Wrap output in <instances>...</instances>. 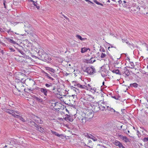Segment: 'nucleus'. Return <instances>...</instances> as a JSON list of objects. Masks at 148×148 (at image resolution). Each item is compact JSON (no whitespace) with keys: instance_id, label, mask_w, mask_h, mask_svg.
I'll use <instances>...</instances> for the list:
<instances>
[{"instance_id":"3","label":"nucleus","mask_w":148,"mask_h":148,"mask_svg":"<svg viewBox=\"0 0 148 148\" xmlns=\"http://www.w3.org/2000/svg\"><path fill=\"white\" fill-rule=\"evenodd\" d=\"M87 120L86 117L81 116H79L78 117L77 119V121L81 122L83 124L86 123Z\"/></svg>"},{"instance_id":"44","label":"nucleus","mask_w":148,"mask_h":148,"mask_svg":"<svg viewBox=\"0 0 148 148\" xmlns=\"http://www.w3.org/2000/svg\"><path fill=\"white\" fill-rule=\"evenodd\" d=\"M9 49L11 51L14 52L15 51V50L12 48H10Z\"/></svg>"},{"instance_id":"63","label":"nucleus","mask_w":148,"mask_h":148,"mask_svg":"<svg viewBox=\"0 0 148 148\" xmlns=\"http://www.w3.org/2000/svg\"><path fill=\"white\" fill-rule=\"evenodd\" d=\"M103 85H104V82H103Z\"/></svg>"},{"instance_id":"6","label":"nucleus","mask_w":148,"mask_h":148,"mask_svg":"<svg viewBox=\"0 0 148 148\" xmlns=\"http://www.w3.org/2000/svg\"><path fill=\"white\" fill-rule=\"evenodd\" d=\"M113 144L116 146H118L120 148H125V147L123 146L121 143L117 140H115L113 143Z\"/></svg>"},{"instance_id":"48","label":"nucleus","mask_w":148,"mask_h":148,"mask_svg":"<svg viewBox=\"0 0 148 148\" xmlns=\"http://www.w3.org/2000/svg\"><path fill=\"white\" fill-rule=\"evenodd\" d=\"M62 16L64 17L67 20H69V19L68 18H67V17L66 16L64 15L63 14H62Z\"/></svg>"},{"instance_id":"57","label":"nucleus","mask_w":148,"mask_h":148,"mask_svg":"<svg viewBox=\"0 0 148 148\" xmlns=\"http://www.w3.org/2000/svg\"><path fill=\"white\" fill-rule=\"evenodd\" d=\"M36 8L38 9H39V6H37V5H36Z\"/></svg>"},{"instance_id":"12","label":"nucleus","mask_w":148,"mask_h":148,"mask_svg":"<svg viewBox=\"0 0 148 148\" xmlns=\"http://www.w3.org/2000/svg\"><path fill=\"white\" fill-rule=\"evenodd\" d=\"M51 133H52L53 134L55 135L58 137H60L62 136H63V135L62 134H59L56 132H54L52 130H51Z\"/></svg>"},{"instance_id":"30","label":"nucleus","mask_w":148,"mask_h":148,"mask_svg":"<svg viewBox=\"0 0 148 148\" xmlns=\"http://www.w3.org/2000/svg\"><path fill=\"white\" fill-rule=\"evenodd\" d=\"M38 119L36 120V122L40 124L42 123L43 122L39 118H38Z\"/></svg>"},{"instance_id":"51","label":"nucleus","mask_w":148,"mask_h":148,"mask_svg":"<svg viewBox=\"0 0 148 148\" xmlns=\"http://www.w3.org/2000/svg\"><path fill=\"white\" fill-rule=\"evenodd\" d=\"M144 140H146L147 141H148V137H147V138H144Z\"/></svg>"},{"instance_id":"14","label":"nucleus","mask_w":148,"mask_h":148,"mask_svg":"<svg viewBox=\"0 0 148 148\" xmlns=\"http://www.w3.org/2000/svg\"><path fill=\"white\" fill-rule=\"evenodd\" d=\"M15 116V118L19 119L21 120L23 122L25 121V120L22 117H21L20 115L16 114Z\"/></svg>"},{"instance_id":"32","label":"nucleus","mask_w":148,"mask_h":148,"mask_svg":"<svg viewBox=\"0 0 148 148\" xmlns=\"http://www.w3.org/2000/svg\"><path fill=\"white\" fill-rule=\"evenodd\" d=\"M109 47H108V49L110 50V48H114L116 49V47L115 46H114L113 45H112V44H109Z\"/></svg>"},{"instance_id":"39","label":"nucleus","mask_w":148,"mask_h":148,"mask_svg":"<svg viewBox=\"0 0 148 148\" xmlns=\"http://www.w3.org/2000/svg\"><path fill=\"white\" fill-rule=\"evenodd\" d=\"M30 1L32 2H33V5L35 6H36V5H37V3L36 2H35L33 0H30Z\"/></svg>"},{"instance_id":"34","label":"nucleus","mask_w":148,"mask_h":148,"mask_svg":"<svg viewBox=\"0 0 148 148\" xmlns=\"http://www.w3.org/2000/svg\"><path fill=\"white\" fill-rule=\"evenodd\" d=\"M90 90H93V93H95V92H97V89L96 88H95V87H94L93 88H90Z\"/></svg>"},{"instance_id":"19","label":"nucleus","mask_w":148,"mask_h":148,"mask_svg":"<svg viewBox=\"0 0 148 148\" xmlns=\"http://www.w3.org/2000/svg\"><path fill=\"white\" fill-rule=\"evenodd\" d=\"M6 39H7V40L8 41L12 43L13 44H16V42L14 41L13 40L11 39H10L9 38H6Z\"/></svg>"},{"instance_id":"25","label":"nucleus","mask_w":148,"mask_h":148,"mask_svg":"<svg viewBox=\"0 0 148 148\" xmlns=\"http://www.w3.org/2000/svg\"><path fill=\"white\" fill-rule=\"evenodd\" d=\"M130 139L127 138V137L125 136L123 140L125 143H127L130 142Z\"/></svg>"},{"instance_id":"42","label":"nucleus","mask_w":148,"mask_h":148,"mask_svg":"<svg viewBox=\"0 0 148 148\" xmlns=\"http://www.w3.org/2000/svg\"><path fill=\"white\" fill-rule=\"evenodd\" d=\"M7 32H8V34H10V32H12V33H13V31H11V29H10L8 30Z\"/></svg>"},{"instance_id":"5","label":"nucleus","mask_w":148,"mask_h":148,"mask_svg":"<svg viewBox=\"0 0 148 148\" xmlns=\"http://www.w3.org/2000/svg\"><path fill=\"white\" fill-rule=\"evenodd\" d=\"M39 90L43 93L44 95L45 96H47L48 91H50L49 89H47L45 88H39Z\"/></svg>"},{"instance_id":"61","label":"nucleus","mask_w":148,"mask_h":148,"mask_svg":"<svg viewBox=\"0 0 148 148\" xmlns=\"http://www.w3.org/2000/svg\"><path fill=\"white\" fill-rule=\"evenodd\" d=\"M107 2H108L109 3H110V0H108V1H107Z\"/></svg>"},{"instance_id":"52","label":"nucleus","mask_w":148,"mask_h":148,"mask_svg":"<svg viewBox=\"0 0 148 148\" xmlns=\"http://www.w3.org/2000/svg\"><path fill=\"white\" fill-rule=\"evenodd\" d=\"M88 86L89 87V88L90 89V88H92L91 86H90V85L89 84H88Z\"/></svg>"},{"instance_id":"31","label":"nucleus","mask_w":148,"mask_h":148,"mask_svg":"<svg viewBox=\"0 0 148 148\" xmlns=\"http://www.w3.org/2000/svg\"><path fill=\"white\" fill-rule=\"evenodd\" d=\"M72 83L74 84V86L75 87L74 88H77V84H78L79 83H78L77 82L74 81H73Z\"/></svg>"},{"instance_id":"9","label":"nucleus","mask_w":148,"mask_h":148,"mask_svg":"<svg viewBox=\"0 0 148 148\" xmlns=\"http://www.w3.org/2000/svg\"><path fill=\"white\" fill-rule=\"evenodd\" d=\"M122 74L123 75H126L128 76L130 75V73L129 70H128L125 67L124 69V71L122 72Z\"/></svg>"},{"instance_id":"54","label":"nucleus","mask_w":148,"mask_h":148,"mask_svg":"<svg viewBox=\"0 0 148 148\" xmlns=\"http://www.w3.org/2000/svg\"><path fill=\"white\" fill-rule=\"evenodd\" d=\"M0 32H3V30L1 28H0Z\"/></svg>"},{"instance_id":"13","label":"nucleus","mask_w":148,"mask_h":148,"mask_svg":"<svg viewBox=\"0 0 148 148\" xmlns=\"http://www.w3.org/2000/svg\"><path fill=\"white\" fill-rule=\"evenodd\" d=\"M100 107L98 106H94L92 107V108L93 109V110L95 112H97L99 110Z\"/></svg>"},{"instance_id":"60","label":"nucleus","mask_w":148,"mask_h":148,"mask_svg":"<svg viewBox=\"0 0 148 148\" xmlns=\"http://www.w3.org/2000/svg\"><path fill=\"white\" fill-rule=\"evenodd\" d=\"M112 110H113V112H115V110H114V109H113V108H112Z\"/></svg>"},{"instance_id":"16","label":"nucleus","mask_w":148,"mask_h":148,"mask_svg":"<svg viewBox=\"0 0 148 148\" xmlns=\"http://www.w3.org/2000/svg\"><path fill=\"white\" fill-rule=\"evenodd\" d=\"M18 90V91L19 92H23V91H24L25 89V88L23 85L21 86L20 88H19L17 89Z\"/></svg>"},{"instance_id":"50","label":"nucleus","mask_w":148,"mask_h":148,"mask_svg":"<svg viewBox=\"0 0 148 148\" xmlns=\"http://www.w3.org/2000/svg\"><path fill=\"white\" fill-rule=\"evenodd\" d=\"M118 2L119 3V4H121L122 2V1L121 0H120L119 1H118Z\"/></svg>"},{"instance_id":"10","label":"nucleus","mask_w":148,"mask_h":148,"mask_svg":"<svg viewBox=\"0 0 148 148\" xmlns=\"http://www.w3.org/2000/svg\"><path fill=\"white\" fill-rule=\"evenodd\" d=\"M29 30H27V31L26 32H27L28 34H29L33 36L34 34V32L33 31V28L30 27L28 28Z\"/></svg>"},{"instance_id":"7","label":"nucleus","mask_w":148,"mask_h":148,"mask_svg":"<svg viewBox=\"0 0 148 148\" xmlns=\"http://www.w3.org/2000/svg\"><path fill=\"white\" fill-rule=\"evenodd\" d=\"M74 118H75V116H71L67 115V116L64 118V119L66 121H69L70 122H72Z\"/></svg>"},{"instance_id":"24","label":"nucleus","mask_w":148,"mask_h":148,"mask_svg":"<svg viewBox=\"0 0 148 148\" xmlns=\"http://www.w3.org/2000/svg\"><path fill=\"white\" fill-rule=\"evenodd\" d=\"M46 69L53 73H55V70L54 69L50 67H47L46 68Z\"/></svg>"},{"instance_id":"62","label":"nucleus","mask_w":148,"mask_h":148,"mask_svg":"<svg viewBox=\"0 0 148 148\" xmlns=\"http://www.w3.org/2000/svg\"><path fill=\"white\" fill-rule=\"evenodd\" d=\"M16 49L17 50H18V51L20 50V49H18V48H16Z\"/></svg>"},{"instance_id":"53","label":"nucleus","mask_w":148,"mask_h":148,"mask_svg":"<svg viewBox=\"0 0 148 148\" xmlns=\"http://www.w3.org/2000/svg\"><path fill=\"white\" fill-rule=\"evenodd\" d=\"M143 73L144 74H146L147 72H145V71H143Z\"/></svg>"},{"instance_id":"33","label":"nucleus","mask_w":148,"mask_h":148,"mask_svg":"<svg viewBox=\"0 0 148 148\" xmlns=\"http://www.w3.org/2000/svg\"><path fill=\"white\" fill-rule=\"evenodd\" d=\"M101 110L102 111H104V110H106V108L105 107L103 106H101V107H100L99 110Z\"/></svg>"},{"instance_id":"11","label":"nucleus","mask_w":148,"mask_h":148,"mask_svg":"<svg viewBox=\"0 0 148 148\" xmlns=\"http://www.w3.org/2000/svg\"><path fill=\"white\" fill-rule=\"evenodd\" d=\"M6 112L9 113L10 114H11L13 116L14 118L15 116L14 115H16V114H15V113L14 110H12L10 109H7L6 111Z\"/></svg>"},{"instance_id":"38","label":"nucleus","mask_w":148,"mask_h":148,"mask_svg":"<svg viewBox=\"0 0 148 148\" xmlns=\"http://www.w3.org/2000/svg\"><path fill=\"white\" fill-rule=\"evenodd\" d=\"M106 55L105 53H102L101 56V58H106Z\"/></svg>"},{"instance_id":"26","label":"nucleus","mask_w":148,"mask_h":148,"mask_svg":"<svg viewBox=\"0 0 148 148\" xmlns=\"http://www.w3.org/2000/svg\"><path fill=\"white\" fill-rule=\"evenodd\" d=\"M90 138L92 139L94 141H96L97 140V138H95V137L93 136L91 134V135H90Z\"/></svg>"},{"instance_id":"45","label":"nucleus","mask_w":148,"mask_h":148,"mask_svg":"<svg viewBox=\"0 0 148 148\" xmlns=\"http://www.w3.org/2000/svg\"><path fill=\"white\" fill-rule=\"evenodd\" d=\"M86 1V2H89V3H92V4H94L91 1H90L89 0H85Z\"/></svg>"},{"instance_id":"18","label":"nucleus","mask_w":148,"mask_h":148,"mask_svg":"<svg viewBox=\"0 0 148 148\" xmlns=\"http://www.w3.org/2000/svg\"><path fill=\"white\" fill-rule=\"evenodd\" d=\"M76 37L77 38L80 39V40H85L87 39V38H82L79 35H76Z\"/></svg>"},{"instance_id":"35","label":"nucleus","mask_w":148,"mask_h":148,"mask_svg":"<svg viewBox=\"0 0 148 148\" xmlns=\"http://www.w3.org/2000/svg\"><path fill=\"white\" fill-rule=\"evenodd\" d=\"M24 80V79L23 78H21V79H16V82H22V81H23V82L24 83V81H25V80H24L23 81V80Z\"/></svg>"},{"instance_id":"59","label":"nucleus","mask_w":148,"mask_h":148,"mask_svg":"<svg viewBox=\"0 0 148 148\" xmlns=\"http://www.w3.org/2000/svg\"><path fill=\"white\" fill-rule=\"evenodd\" d=\"M112 108H109V109H108V110H112Z\"/></svg>"},{"instance_id":"21","label":"nucleus","mask_w":148,"mask_h":148,"mask_svg":"<svg viewBox=\"0 0 148 148\" xmlns=\"http://www.w3.org/2000/svg\"><path fill=\"white\" fill-rule=\"evenodd\" d=\"M95 61V60H94L93 58H91V59L90 60H87V63H92L94 62Z\"/></svg>"},{"instance_id":"4","label":"nucleus","mask_w":148,"mask_h":148,"mask_svg":"<svg viewBox=\"0 0 148 148\" xmlns=\"http://www.w3.org/2000/svg\"><path fill=\"white\" fill-rule=\"evenodd\" d=\"M30 123L33 125H34L35 126L37 129V130L40 132H42L43 131V129L40 126V125H37L35 122L33 121H31Z\"/></svg>"},{"instance_id":"37","label":"nucleus","mask_w":148,"mask_h":148,"mask_svg":"<svg viewBox=\"0 0 148 148\" xmlns=\"http://www.w3.org/2000/svg\"><path fill=\"white\" fill-rule=\"evenodd\" d=\"M125 136H123L121 134L119 135V137L120 139H122L123 140H124V139Z\"/></svg>"},{"instance_id":"17","label":"nucleus","mask_w":148,"mask_h":148,"mask_svg":"<svg viewBox=\"0 0 148 148\" xmlns=\"http://www.w3.org/2000/svg\"><path fill=\"white\" fill-rule=\"evenodd\" d=\"M34 98L36 101H37L40 103H41L43 102V100L40 98L35 97Z\"/></svg>"},{"instance_id":"56","label":"nucleus","mask_w":148,"mask_h":148,"mask_svg":"<svg viewBox=\"0 0 148 148\" xmlns=\"http://www.w3.org/2000/svg\"><path fill=\"white\" fill-rule=\"evenodd\" d=\"M101 69H102V71H103V70H102V69H104V66H102L101 67Z\"/></svg>"},{"instance_id":"1","label":"nucleus","mask_w":148,"mask_h":148,"mask_svg":"<svg viewBox=\"0 0 148 148\" xmlns=\"http://www.w3.org/2000/svg\"><path fill=\"white\" fill-rule=\"evenodd\" d=\"M83 71L84 72H87L88 74L90 75L93 74L95 72V69L93 66L87 67L85 69H84Z\"/></svg>"},{"instance_id":"29","label":"nucleus","mask_w":148,"mask_h":148,"mask_svg":"<svg viewBox=\"0 0 148 148\" xmlns=\"http://www.w3.org/2000/svg\"><path fill=\"white\" fill-rule=\"evenodd\" d=\"M83 135L87 137L90 138V135H91V134L87 133H84Z\"/></svg>"},{"instance_id":"27","label":"nucleus","mask_w":148,"mask_h":148,"mask_svg":"<svg viewBox=\"0 0 148 148\" xmlns=\"http://www.w3.org/2000/svg\"><path fill=\"white\" fill-rule=\"evenodd\" d=\"M114 66H116L117 68H119L120 67L119 66H117V65L119 64H120V63L118 61H116L115 62H114Z\"/></svg>"},{"instance_id":"28","label":"nucleus","mask_w":148,"mask_h":148,"mask_svg":"<svg viewBox=\"0 0 148 148\" xmlns=\"http://www.w3.org/2000/svg\"><path fill=\"white\" fill-rule=\"evenodd\" d=\"M138 84L136 83H135L132 84H130V86L132 87H137L138 86Z\"/></svg>"},{"instance_id":"36","label":"nucleus","mask_w":148,"mask_h":148,"mask_svg":"<svg viewBox=\"0 0 148 148\" xmlns=\"http://www.w3.org/2000/svg\"><path fill=\"white\" fill-rule=\"evenodd\" d=\"M130 65L131 66V67H130V68L131 69H133L134 66V63L132 62H130Z\"/></svg>"},{"instance_id":"22","label":"nucleus","mask_w":148,"mask_h":148,"mask_svg":"<svg viewBox=\"0 0 148 148\" xmlns=\"http://www.w3.org/2000/svg\"><path fill=\"white\" fill-rule=\"evenodd\" d=\"M17 82H18L17 86L18 87V88H20L21 86H23V82H19L18 81Z\"/></svg>"},{"instance_id":"20","label":"nucleus","mask_w":148,"mask_h":148,"mask_svg":"<svg viewBox=\"0 0 148 148\" xmlns=\"http://www.w3.org/2000/svg\"><path fill=\"white\" fill-rule=\"evenodd\" d=\"M88 48H87L86 47L82 48L81 49V52L82 53H84L87 51L88 50Z\"/></svg>"},{"instance_id":"46","label":"nucleus","mask_w":148,"mask_h":148,"mask_svg":"<svg viewBox=\"0 0 148 148\" xmlns=\"http://www.w3.org/2000/svg\"><path fill=\"white\" fill-rule=\"evenodd\" d=\"M20 53L21 54H22V55H23V56H24L25 55V53L23 52V51H22V50H21Z\"/></svg>"},{"instance_id":"23","label":"nucleus","mask_w":148,"mask_h":148,"mask_svg":"<svg viewBox=\"0 0 148 148\" xmlns=\"http://www.w3.org/2000/svg\"><path fill=\"white\" fill-rule=\"evenodd\" d=\"M122 40L123 42H125L130 47L131 45H132V44L130 43H129L128 40H127L126 39H122ZM132 45L133 44H132Z\"/></svg>"},{"instance_id":"15","label":"nucleus","mask_w":148,"mask_h":148,"mask_svg":"<svg viewBox=\"0 0 148 148\" xmlns=\"http://www.w3.org/2000/svg\"><path fill=\"white\" fill-rule=\"evenodd\" d=\"M112 73H115L116 74H119L120 75H121V72L119 71L118 69L113 70L112 71Z\"/></svg>"},{"instance_id":"8","label":"nucleus","mask_w":148,"mask_h":148,"mask_svg":"<svg viewBox=\"0 0 148 148\" xmlns=\"http://www.w3.org/2000/svg\"><path fill=\"white\" fill-rule=\"evenodd\" d=\"M87 88V86L84 85H82L80 84L79 83L78 84H77V88H76V90L75 91L76 92L77 91L79 92L78 89H77V88H79L81 89H86Z\"/></svg>"},{"instance_id":"43","label":"nucleus","mask_w":148,"mask_h":148,"mask_svg":"<svg viewBox=\"0 0 148 148\" xmlns=\"http://www.w3.org/2000/svg\"><path fill=\"white\" fill-rule=\"evenodd\" d=\"M6 2L5 1H4V2H3V3L4 7L5 9L6 8V4H5Z\"/></svg>"},{"instance_id":"2","label":"nucleus","mask_w":148,"mask_h":148,"mask_svg":"<svg viewBox=\"0 0 148 148\" xmlns=\"http://www.w3.org/2000/svg\"><path fill=\"white\" fill-rule=\"evenodd\" d=\"M45 85L47 88L49 89L53 92H54L53 91L56 88V87L53 85V84L49 82L48 83L46 84Z\"/></svg>"},{"instance_id":"58","label":"nucleus","mask_w":148,"mask_h":148,"mask_svg":"<svg viewBox=\"0 0 148 148\" xmlns=\"http://www.w3.org/2000/svg\"><path fill=\"white\" fill-rule=\"evenodd\" d=\"M112 97L113 98H114L115 99H117L116 97L115 96H114V97Z\"/></svg>"},{"instance_id":"64","label":"nucleus","mask_w":148,"mask_h":148,"mask_svg":"<svg viewBox=\"0 0 148 148\" xmlns=\"http://www.w3.org/2000/svg\"><path fill=\"white\" fill-rule=\"evenodd\" d=\"M147 75V76H148V73H146V74Z\"/></svg>"},{"instance_id":"41","label":"nucleus","mask_w":148,"mask_h":148,"mask_svg":"<svg viewBox=\"0 0 148 148\" xmlns=\"http://www.w3.org/2000/svg\"><path fill=\"white\" fill-rule=\"evenodd\" d=\"M47 77L49 79L51 80L52 81H53L54 80V79L53 78H52V77H50V75H49V76H48Z\"/></svg>"},{"instance_id":"40","label":"nucleus","mask_w":148,"mask_h":148,"mask_svg":"<svg viewBox=\"0 0 148 148\" xmlns=\"http://www.w3.org/2000/svg\"><path fill=\"white\" fill-rule=\"evenodd\" d=\"M127 4L128 3H123L122 5L123 7L127 8Z\"/></svg>"},{"instance_id":"47","label":"nucleus","mask_w":148,"mask_h":148,"mask_svg":"<svg viewBox=\"0 0 148 148\" xmlns=\"http://www.w3.org/2000/svg\"><path fill=\"white\" fill-rule=\"evenodd\" d=\"M44 73L45 74V75L47 76V77L48 76H49V75L48 73H47L46 72H44Z\"/></svg>"},{"instance_id":"49","label":"nucleus","mask_w":148,"mask_h":148,"mask_svg":"<svg viewBox=\"0 0 148 148\" xmlns=\"http://www.w3.org/2000/svg\"><path fill=\"white\" fill-rule=\"evenodd\" d=\"M14 111V112L15 113H16L17 114H19L20 113L17 111Z\"/></svg>"},{"instance_id":"55","label":"nucleus","mask_w":148,"mask_h":148,"mask_svg":"<svg viewBox=\"0 0 148 148\" xmlns=\"http://www.w3.org/2000/svg\"><path fill=\"white\" fill-rule=\"evenodd\" d=\"M123 3H128V2L125 1H123Z\"/></svg>"}]
</instances>
